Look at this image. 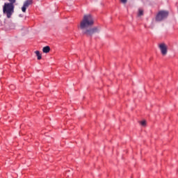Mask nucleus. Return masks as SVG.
<instances>
[{"label":"nucleus","mask_w":178,"mask_h":178,"mask_svg":"<svg viewBox=\"0 0 178 178\" xmlns=\"http://www.w3.org/2000/svg\"><path fill=\"white\" fill-rule=\"evenodd\" d=\"M141 126H146L147 122L145 120H143L140 122Z\"/></svg>","instance_id":"1a4fd4ad"},{"label":"nucleus","mask_w":178,"mask_h":178,"mask_svg":"<svg viewBox=\"0 0 178 178\" xmlns=\"http://www.w3.org/2000/svg\"><path fill=\"white\" fill-rule=\"evenodd\" d=\"M65 176H67V177H69V171L65 173Z\"/></svg>","instance_id":"f8f14e48"},{"label":"nucleus","mask_w":178,"mask_h":178,"mask_svg":"<svg viewBox=\"0 0 178 178\" xmlns=\"http://www.w3.org/2000/svg\"><path fill=\"white\" fill-rule=\"evenodd\" d=\"M31 3H33V0H26V1H24V5L22 8V11L24 13H26L27 8H29V5H31Z\"/></svg>","instance_id":"39448f33"},{"label":"nucleus","mask_w":178,"mask_h":178,"mask_svg":"<svg viewBox=\"0 0 178 178\" xmlns=\"http://www.w3.org/2000/svg\"><path fill=\"white\" fill-rule=\"evenodd\" d=\"M3 13L6 15L8 19H10L12 15L15 13V4L5 3L3 6Z\"/></svg>","instance_id":"f03ea898"},{"label":"nucleus","mask_w":178,"mask_h":178,"mask_svg":"<svg viewBox=\"0 0 178 178\" xmlns=\"http://www.w3.org/2000/svg\"><path fill=\"white\" fill-rule=\"evenodd\" d=\"M94 25V18L91 15H85L83 19L80 22L79 29L81 30L83 34L86 35H92L95 33H99V28L95 26L90 28Z\"/></svg>","instance_id":"f257e3e1"},{"label":"nucleus","mask_w":178,"mask_h":178,"mask_svg":"<svg viewBox=\"0 0 178 178\" xmlns=\"http://www.w3.org/2000/svg\"><path fill=\"white\" fill-rule=\"evenodd\" d=\"M144 15V10L143 9L139 8L138 9V16H143Z\"/></svg>","instance_id":"6e6552de"},{"label":"nucleus","mask_w":178,"mask_h":178,"mask_svg":"<svg viewBox=\"0 0 178 178\" xmlns=\"http://www.w3.org/2000/svg\"><path fill=\"white\" fill-rule=\"evenodd\" d=\"M120 1L122 2V3H127V0H120Z\"/></svg>","instance_id":"9b49d317"},{"label":"nucleus","mask_w":178,"mask_h":178,"mask_svg":"<svg viewBox=\"0 0 178 178\" xmlns=\"http://www.w3.org/2000/svg\"><path fill=\"white\" fill-rule=\"evenodd\" d=\"M10 3H12L13 5L15 4V3L16 2V0H8Z\"/></svg>","instance_id":"9d476101"},{"label":"nucleus","mask_w":178,"mask_h":178,"mask_svg":"<svg viewBox=\"0 0 178 178\" xmlns=\"http://www.w3.org/2000/svg\"><path fill=\"white\" fill-rule=\"evenodd\" d=\"M35 54H36V56L38 57V60H41L42 57L41 56V54H40V51H35Z\"/></svg>","instance_id":"0eeeda50"},{"label":"nucleus","mask_w":178,"mask_h":178,"mask_svg":"<svg viewBox=\"0 0 178 178\" xmlns=\"http://www.w3.org/2000/svg\"><path fill=\"white\" fill-rule=\"evenodd\" d=\"M51 51V47L49 46L44 47L42 49V51L44 54H48Z\"/></svg>","instance_id":"423d86ee"},{"label":"nucleus","mask_w":178,"mask_h":178,"mask_svg":"<svg viewBox=\"0 0 178 178\" xmlns=\"http://www.w3.org/2000/svg\"><path fill=\"white\" fill-rule=\"evenodd\" d=\"M168 15L169 13L168 11H160L156 17V22H162V20L168 17Z\"/></svg>","instance_id":"7ed1b4c3"},{"label":"nucleus","mask_w":178,"mask_h":178,"mask_svg":"<svg viewBox=\"0 0 178 178\" xmlns=\"http://www.w3.org/2000/svg\"><path fill=\"white\" fill-rule=\"evenodd\" d=\"M159 48L163 56L168 54V46L165 43L160 44Z\"/></svg>","instance_id":"20e7f679"}]
</instances>
